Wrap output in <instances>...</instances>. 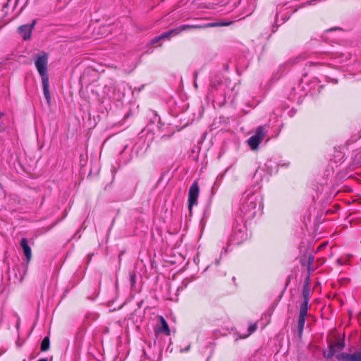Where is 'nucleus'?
<instances>
[{"label":"nucleus","instance_id":"obj_1","mask_svg":"<svg viewBox=\"0 0 361 361\" xmlns=\"http://www.w3.org/2000/svg\"><path fill=\"white\" fill-rule=\"evenodd\" d=\"M259 207L260 202L257 195L253 193L247 195L241 202L240 214L246 220L251 219L255 216Z\"/></svg>","mask_w":361,"mask_h":361},{"label":"nucleus","instance_id":"obj_2","mask_svg":"<svg viewBox=\"0 0 361 361\" xmlns=\"http://www.w3.org/2000/svg\"><path fill=\"white\" fill-rule=\"evenodd\" d=\"M217 25H219V24H217V23H207V24H204L202 25H183L176 29L171 30L169 31H167V32L161 34V37L162 39H169L171 37V35H176L178 33H180V32H183L185 30H188L190 29H203V28H207V27H215Z\"/></svg>","mask_w":361,"mask_h":361},{"label":"nucleus","instance_id":"obj_3","mask_svg":"<svg viewBox=\"0 0 361 361\" xmlns=\"http://www.w3.org/2000/svg\"><path fill=\"white\" fill-rule=\"evenodd\" d=\"M35 64L42 79L48 78V54L42 53L36 55Z\"/></svg>","mask_w":361,"mask_h":361},{"label":"nucleus","instance_id":"obj_4","mask_svg":"<svg viewBox=\"0 0 361 361\" xmlns=\"http://www.w3.org/2000/svg\"><path fill=\"white\" fill-rule=\"evenodd\" d=\"M267 133L265 126H259L257 128L255 134L247 140V143L252 149L255 150L258 148L259 145L264 140Z\"/></svg>","mask_w":361,"mask_h":361},{"label":"nucleus","instance_id":"obj_5","mask_svg":"<svg viewBox=\"0 0 361 361\" xmlns=\"http://www.w3.org/2000/svg\"><path fill=\"white\" fill-rule=\"evenodd\" d=\"M246 236V229L245 226H236L228 239V244L233 243L239 245L245 240Z\"/></svg>","mask_w":361,"mask_h":361},{"label":"nucleus","instance_id":"obj_6","mask_svg":"<svg viewBox=\"0 0 361 361\" xmlns=\"http://www.w3.org/2000/svg\"><path fill=\"white\" fill-rule=\"evenodd\" d=\"M200 188L197 183L194 182L189 189L188 193V207L191 210L194 205L197 204V198L199 196Z\"/></svg>","mask_w":361,"mask_h":361},{"label":"nucleus","instance_id":"obj_7","mask_svg":"<svg viewBox=\"0 0 361 361\" xmlns=\"http://www.w3.org/2000/svg\"><path fill=\"white\" fill-rule=\"evenodd\" d=\"M37 20H34L30 24H25L18 28V32L23 40H28L31 37V34Z\"/></svg>","mask_w":361,"mask_h":361},{"label":"nucleus","instance_id":"obj_8","mask_svg":"<svg viewBox=\"0 0 361 361\" xmlns=\"http://www.w3.org/2000/svg\"><path fill=\"white\" fill-rule=\"evenodd\" d=\"M20 245L23 248L24 255L27 262H30L32 257L31 248L28 245V242L26 238H22L20 240Z\"/></svg>","mask_w":361,"mask_h":361},{"label":"nucleus","instance_id":"obj_9","mask_svg":"<svg viewBox=\"0 0 361 361\" xmlns=\"http://www.w3.org/2000/svg\"><path fill=\"white\" fill-rule=\"evenodd\" d=\"M310 292H311V288H310V278L307 277L305 280V284H304L303 288H302L303 301L310 302Z\"/></svg>","mask_w":361,"mask_h":361},{"label":"nucleus","instance_id":"obj_10","mask_svg":"<svg viewBox=\"0 0 361 361\" xmlns=\"http://www.w3.org/2000/svg\"><path fill=\"white\" fill-rule=\"evenodd\" d=\"M42 86H43V92L44 97L47 101L48 103L50 102L51 100V95L49 90V78L42 79Z\"/></svg>","mask_w":361,"mask_h":361},{"label":"nucleus","instance_id":"obj_11","mask_svg":"<svg viewBox=\"0 0 361 361\" xmlns=\"http://www.w3.org/2000/svg\"><path fill=\"white\" fill-rule=\"evenodd\" d=\"M306 317L307 316L299 315L297 330H298V336L300 337H301L303 330H304Z\"/></svg>","mask_w":361,"mask_h":361},{"label":"nucleus","instance_id":"obj_12","mask_svg":"<svg viewBox=\"0 0 361 361\" xmlns=\"http://www.w3.org/2000/svg\"><path fill=\"white\" fill-rule=\"evenodd\" d=\"M161 326L159 329V332L164 333L166 335L170 334V329L166 321L164 319V317H160Z\"/></svg>","mask_w":361,"mask_h":361},{"label":"nucleus","instance_id":"obj_13","mask_svg":"<svg viewBox=\"0 0 361 361\" xmlns=\"http://www.w3.org/2000/svg\"><path fill=\"white\" fill-rule=\"evenodd\" d=\"M330 348L334 350V353H336L343 350L344 348V341H337L333 343H331Z\"/></svg>","mask_w":361,"mask_h":361},{"label":"nucleus","instance_id":"obj_14","mask_svg":"<svg viewBox=\"0 0 361 361\" xmlns=\"http://www.w3.org/2000/svg\"><path fill=\"white\" fill-rule=\"evenodd\" d=\"M310 307V305H309V302L302 301V302L301 303V305L300 306L299 315L307 316V312H308V310Z\"/></svg>","mask_w":361,"mask_h":361},{"label":"nucleus","instance_id":"obj_15","mask_svg":"<svg viewBox=\"0 0 361 361\" xmlns=\"http://www.w3.org/2000/svg\"><path fill=\"white\" fill-rule=\"evenodd\" d=\"M336 358L340 361H353V354L340 353L336 355Z\"/></svg>","mask_w":361,"mask_h":361},{"label":"nucleus","instance_id":"obj_16","mask_svg":"<svg viewBox=\"0 0 361 361\" xmlns=\"http://www.w3.org/2000/svg\"><path fill=\"white\" fill-rule=\"evenodd\" d=\"M257 329V326L256 324H252V325H250L248 328V334H245L244 336H240L238 337H237L235 340V341H237L238 339H242V338H247V336H249L251 334H252L254 331H255Z\"/></svg>","mask_w":361,"mask_h":361},{"label":"nucleus","instance_id":"obj_17","mask_svg":"<svg viewBox=\"0 0 361 361\" xmlns=\"http://www.w3.org/2000/svg\"><path fill=\"white\" fill-rule=\"evenodd\" d=\"M49 348V339L48 337H45L41 343V350L46 351Z\"/></svg>","mask_w":361,"mask_h":361},{"label":"nucleus","instance_id":"obj_18","mask_svg":"<svg viewBox=\"0 0 361 361\" xmlns=\"http://www.w3.org/2000/svg\"><path fill=\"white\" fill-rule=\"evenodd\" d=\"M335 354L334 350H332L330 347L328 351H324V357L326 359H331Z\"/></svg>","mask_w":361,"mask_h":361},{"label":"nucleus","instance_id":"obj_19","mask_svg":"<svg viewBox=\"0 0 361 361\" xmlns=\"http://www.w3.org/2000/svg\"><path fill=\"white\" fill-rule=\"evenodd\" d=\"M353 361H361V352L353 354Z\"/></svg>","mask_w":361,"mask_h":361},{"label":"nucleus","instance_id":"obj_20","mask_svg":"<svg viewBox=\"0 0 361 361\" xmlns=\"http://www.w3.org/2000/svg\"><path fill=\"white\" fill-rule=\"evenodd\" d=\"M135 281H136V276H135V274L132 273L130 274V283H131V285L132 286H134V284L135 283Z\"/></svg>","mask_w":361,"mask_h":361},{"label":"nucleus","instance_id":"obj_21","mask_svg":"<svg viewBox=\"0 0 361 361\" xmlns=\"http://www.w3.org/2000/svg\"><path fill=\"white\" fill-rule=\"evenodd\" d=\"M161 39H162L161 37V35H159L158 37H156L153 39H152L151 44H154L158 42Z\"/></svg>","mask_w":361,"mask_h":361},{"label":"nucleus","instance_id":"obj_22","mask_svg":"<svg viewBox=\"0 0 361 361\" xmlns=\"http://www.w3.org/2000/svg\"><path fill=\"white\" fill-rule=\"evenodd\" d=\"M262 170L257 169L255 173V177L261 175Z\"/></svg>","mask_w":361,"mask_h":361},{"label":"nucleus","instance_id":"obj_23","mask_svg":"<svg viewBox=\"0 0 361 361\" xmlns=\"http://www.w3.org/2000/svg\"><path fill=\"white\" fill-rule=\"evenodd\" d=\"M313 260H314V257H313V256H310V257H309V259H308V263H309V264H312Z\"/></svg>","mask_w":361,"mask_h":361},{"label":"nucleus","instance_id":"obj_24","mask_svg":"<svg viewBox=\"0 0 361 361\" xmlns=\"http://www.w3.org/2000/svg\"><path fill=\"white\" fill-rule=\"evenodd\" d=\"M190 345H188L187 348H185L184 350H181V352H186V351H188V350H189V349H190Z\"/></svg>","mask_w":361,"mask_h":361},{"label":"nucleus","instance_id":"obj_25","mask_svg":"<svg viewBox=\"0 0 361 361\" xmlns=\"http://www.w3.org/2000/svg\"><path fill=\"white\" fill-rule=\"evenodd\" d=\"M328 79L329 80V81H332L334 83H337L338 82V80L336 79H330L329 78H328Z\"/></svg>","mask_w":361,"mask_h":361},{"label":"nucleus","instance_id":"obj_26","mask_svg":"<svg viewBox=\"0 0 361 361\" xmlns=\"http://www.w3.org/2000/svg\"><path fill=\"white\" fill-rule=\"evenodd\" d=\"M144 356L142 358V361H145V357H147V354H146V352L144 351Z\"/></svg>","mask_w":361,"mask_h":361},{"label":"nucleus","instance_id":"obj_27","mask_svg":"<svg viewBox=\"0 0 361 361\" xmlns=\"http://www.w3.org/2000/svg\"><path fill=\"white\" fill-rule=\"evenodd\" d=\"M37 361H47V360L46 359H40V360H39Z\"/></svg>","mask_w":361,"mask_h":361},{"label":"nucleus","instance_id":"obj_28","mask_svg":"<svg viewBox=\"0 0 361 361\" xmlns=\"http://www.w3.org/2000/svg\"><path fill=\"white\" fill-rule=\"evenodd\" d=\"M228 24H229V23H222V24H221V25H228Z\"/></svg>","mask_w":361,"mask_h":361}]
</instances>
